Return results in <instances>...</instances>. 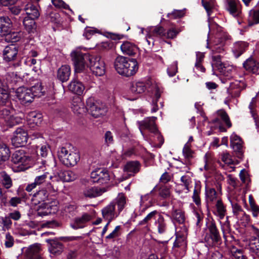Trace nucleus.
<instances>
[{
    "instance_id": "1",
    "label": "nucleus",
    "mask_w": 259,
    "mask_h": 259,
    "mask_svg": "<svg viewBox=\"0 0 259 259\" xmlns=\"http://www.w3.org/2000/svg\"><path fill=\"white\" fill-rule=\"evenodd\" d=\"M76 69L78 71L85 70L88 67L96 76H102L105 72L104 61L100 56L82 53L79 51H73L71 54Z\"/></svg>"
},
{
    "instance_id": "2",
    "label": "nucleus",
    "mask_w": 259,
    "mask_h": 259,
    "mask_svg": "<svg viewBox=\"0 0 259 259\" xmlns=\"http://www.w3.org/2000/svg\"><path fill=\"white\" fill-rule=\"evenodd\" d=\"M126 204V197L123 193H120L114 201L111 202L102 210L103 218L108 221V224L117 217L124 208Z\"/></svg>"
},
{
    "instance_id": "3",
    "label": "nucleus",
    "mask_w": 259,
    "mask_h": 259,
    "mask_svg": "<svg viewBox=\"0 0 259 259\" xmlns=\"http://www.w3.org/2000/svg\"><path fill=\"white\" fill-rule=\"evenodd\" d=\"M114 67L120 75L129 77L134 75L138 70V64L135 59L119 56L114 61Z\"/></svg>"
},
{
    "instance_id": "4",
    "label": "nucleus",
    "mask_w": 259,
    "mask_h": 259,
    "mask_svg": "<svg viewBox=\"0 0 259 259\" xmlns=\"http://www.w3.org/2000/svg\"><path fill=\"white\" fill-rule=\"evenodd\" d=\"M206 234L204 236L205 242L211 247H219L222 243V237L219 230L214 221L206 224Z\"/></svg>"
},
{
    "instance_id": "5",
    "label": "nucleus",
    "mask_w": 259,
    "mask_h": 259,
    "mask_svg": "<svg viewBox=\"0 0 259 259\" xmlns=\"http://www.w3.org/2000/svg\"><path fill=\"white\" fill-rule=\"evenodd\" d=\"M58 156L62 162L67 166L75 165L80 159L78 153L69 151L63 147L58 152Z\"/></svg>"
},
{
    "instance_id": "6",
    "label": "nucleus",
    "mask_w": 259,
    "mask_h": 259,
    "mask_svg": "<svg viewBox=\"0 0 259 259\" xmlns=\"http://www.w3.org/2000/svg\"><path fill=\"white\" fill-rule=\"evenodd\" d=\"M182 31L179 27H172L167 30H165L161 26H156L151 31L153 36H157L162 38L174 39Z\"/></svg>"
},
{
    "instance_id": "7",
    "label": "nucleus",
    "mask_w": 259,
    "mask_h": 259,
    "mask_svg": "<svg viewBox=\"0 0 259 259\" xmlns=\"http://www.w3.org/2000/svg\"><path fill=\"white\" fill-rule=\"evenodd\" d=\"M86 109L95 118L103 115L106 112V108L92 98H89L87 100Z\"/></svg>"
},
{
    "instance_id": "8",
    "label": "nucleus",
    "mask_w": 259,
    "mask_h": 259,
    "mask_svg": "<svg viewBox=\"0 0 259 259\" xmlns=\"http://www.w3.org/2000/svg\"><path fill=\"white\" fill-rule=\"evenodd\" d=\"M58 202L54 199L51 202H44L38 206L37 214L39 216H45L56 213L58 209Z\"/></svg>"
},
{
    "instance_id": "9",
    "label": "nucleus",
    "mask_w": 259,
    "mask_h": 259,
    "mask_svg": "<svg viewBox=\"0 0 259 259\" xmlns=\"http://www.w3.org/2000/svg\"><path fill=\"white\" fill-rule=\"evenodd\" d=\"M30 160L29 154L22 149L15 151L11 156V161L19 166L28 165Z\"/></svg>"
},
{
    "instance_id": "10",
    "label": "nucleus",
    "mask_w": 259,
    "mask_h": 259,
    "mask_svg": "<svg viewBox=\"0 0 259 259\" xmlns=\"http://www.w3.org/2000/svg\"><path fill=\"white\" fill-rule=\"evenodd\" d=\"M91 179L93 183L105 184L109 182L110 175L107 169L98 168L91 173Z\"/></svg>"
},
{
    "instance_id": "11",
    "label": "nucleus",
    "mask_w": 259,
    "mask_h": 259,
    "mask_svg": "<svg viewBox=\"0 0 259 259\" xmlns=\"http://www.w3.org/2000/svg\"><path fill=\"white\" fill-rule=\"evenodd\" d=\"M28 139V133L26 130L23 128L19 127L14 132L12 142L16 147H22L26 144Z\"/></svg>"
},
{
    "instance_id": "12",
    "label": "nucleus",
    "mask_w": 259,
    "mask_h": 259,
    "mask_svg": "<svg viewBox=\"0 0 259 259\" xmlns=\"http://www.w3.org/2000/svg\"><path fill=\"white\" fill-rule=\"evenodd\" d=\"M22 78L14 72H9L6 75V79L0 82V89L6 91L8 89H14V86L21 82Z\"/></svg>"
},
{
    "instance_id": "13",
    "label": "nucleus",
    "mask_w": 259,
    "mask_h": 259,
    "mask_svg": "<svg viewBox=\"0 0 259 259\" xmlns=\"http://www.w3.org/2000/svg\"><path fill=\"white\" fill-rule=\"evenodd\" d=\"M253 235L250 238V250L253 253V259H259V229L252 226Z\"/></svg>"
},
{
    "instance_id": "14",
    "label": "nucleus",
    "mask_w": 259,
    "mask_h": 259,
    "mask_svg": "<svg viewBox=\"0 0 259 259\" xmlns=\"http://www.w3.org/2000/svg\"><path fill=\"white\" fill-rule=\"evenodd\" d=\"M16 96L23 104L31 102L33 99L30 89L24 87L18 88L16 91Z\"/></svg>"
},
{
    "instance_id": "15",
    "label": "nucleus",
    "mask_w": 259,
    "mask_h": 259,
    "mask_svg": "<svg viewBox=\"0 0 259 259\" xmlns=\"http://www.w3.org/2000/svg\"><path fill=\"white\" fill-rule=\"evenodd\" d=\"M156 119V117L152 116L139 121L138 123L140 131L142 132L143 130H147L151 133L156 132L157 129L155 124Z\"/></svg>"
},
{
    "instance_id": "16",
    "label": "nucleus",
    "mask_w": 259,
    "mask_h": 259,
    "mask_svg": "<svg viewBox=\"0 0 259 259\" xmlns=\"http://www.w3.org/2000/svg\"><path fill=\"white\" fill-rule=\"evenodd\" d=\"M231 147L233 148L236 156L242 158L243 155L242 150V141L241 138L236 135H232L230 137Z\"/></svg>"
},
{
    "instance_id": "17",
    "label": "nucleus",
    "mask_w": 259,
    "mask_h": 259,
    "mask_svg": "<svg viewBox=\"0 0 259 259\" xmlns=\"http://www.w3.org/2000/svg\"><path fill=\"white\" fill-rule=\"evenodd\" d=\"M245 87L246 85L244 82L235 80L230 83L229 88L228 89V92L232 97H238L240 96L241 91L245 89Z\"/></svg>"
},
{
    "instance_id": "18",
    "label": "nucleus",
    "mask_w": 259,
    "mask_h": 259,
    "mask_svg": "<svg viewBox=\"0 0 259 259\" xmlns=\"http://www.w3.org/2000/svg\"><path fill=\"white\" fill-rule=\"evenodd\" d=\"M18 47L14 44L7 46L3 52L4 59L7 62L14 60L18 54Z\"/></svg>"
},
{
    "instance_id": "19",
    "label": "nucleus",
    "mask_w": 259,
    "mask_h": 259,
    "mask_svg": "<svg viewBox=\"0 0 259 259\" xmlns=\"http://www.w3.org/2000/svg\"><path fill=\"white\" fill-rule=\"evenodd\" d=\"M46 241L50 245L49 250L51 253L57 255L62 253L63 250V245L57 239H47Z\"/></svg>"
},
{
    "instance_id": "20",
    "label": "nucleus",
    "mask_w": 259,
    "mask_h": 259,
    "mask_svg": "<svg viewBox=\"0 0 259 259\" xmlns=\"http://www.w3.org/2000/svg\"><path fill=\"white\" fill-rule=\"evenodd\" d=\"M49 194L48 191L45 188L41 189L35 193L31 198L32 203L36 205L41 202H46L48 200Z\"/></svg>"
},
{
    "instance_id": "21",
    "label": "nucleus",
    "mask_w": 259,
    "mask_h": 259,
    "mask_svg": "<svg viewBox=\"0 0 259 259\" xmlns=\"http://www.w3.org/2000/svg\"><path fill=\"white\" fill-rule=\"evenodd\" d=\"M68 90L78 95H81L85 89L84 85L81 81L73 79L68 84Z\"/></svg>"
},
{
    "instance_id": "22",
    "label": "nucleus",
    "mask_w": 259,
    "mask_h": 259,
    "mask_svg": "<svg viewBox=\"0 0 259 259\" xmlns=\"http://www.w3.org/2000/svg\"><path fill=\"white\" fill-rule=\"evenodd\" d=\"M12 26L11 19L7 16L0 17V37L5 35L10 32V28Z\"/></svg>"
},
{
    "instance_id": "23",
    "label": "nucleus",
    "mask_w": 259,
    "mask_h": 259,
    "mask_svg": "<svg viewBox=\"0 0 259 259\" xmlns=\"http://www.w3.org/2000/svg\"><path fill=\"white\" fill-rule=\"evenodd\" d=\"M40 245L35 244L31 245L26 250V255L30 259H44L40 254Z\"/></svg>"
},
{
    "instance_id": "24",
    "label": "nucleus",
    "mask_w": 259,
    "mask_h": 259,
    "mask_svg": "<svg viewBox=\"0 0 259 259\" xmlns=\"http://www.w3.org/2000/svg\"><path fill=\"white\" fill-rule=\"evenodd\" d=\"M71 74V68L69 65H62L57 71V78L62 82L67 81Z\"/></svg>"
},
{
    "instance_id": "25",
    "label": "nucleus",
    "mask_w": 259,
    "mask_h": 259,
    "mask_svg": "<svg viewBox=\"0 0 259 259\" xmlns=\"http://www.w3.org/2000/svg\"><path fill=\"white\" fill-rule=\"evenodd\" d=\"M105 191L106 189L104 188L91 187L87 188L84 190L83 195L85 197L92 198L101 196Z\"/></svg>"
},
{
    "instance_id": "26",
    "label": "nucleus",
    "mask_w": 259,
    "mask_h": 259,
    "mask_svg": "<svg viewBox=\"0 0 259 259\" xmlns=\"http://www.w3.org/2000/svg\"><path fill=\"white\" fill-rule=\"evenodd\" d=\"M217 113L218 117L212 120L213 123L220 124L221 121H222L228 128H230L232 126V123L230 120V118L225 110H219Z\"/></svg>"
},
{
    "instance_id": "27",
    "label": "nucleus",
    "mask_w": 259,
    "mask_h": 259,
    "mask_svg": "<svg viewBox=\"0 0 259 259\" xmlns=\"http://www.w3.org/2000/svg\"><path fill=\"white\" fill-rule=\"evenodd\" d=\"M155 229L158 234L163 235L165 234L167 229V224L166 220L161 214L158 215V218L154 222Z\"/></svg>"
},
{
    "instance_id": "28",
    "label": "nucleus",
    "mask_w": 259,
    "mask_h": 259,
    "mask_svg": "<svg viewBox=\"0 0 259 259\" xmlns=\"http://www.w3.org/2000/svg\"><path fill=\"white\" fill-rule=\"evenodd\" d=\"M71 108L74 113L82 114L85 112L86 108L84 107L83 102L79 97L74 98L71 103Z\"/></svg>"
},
{
    "instance_id": "29",
    "label": "nucleus",
    "mask_w": 259,
    "mask_h": 259,
    "mask_svg": "<svg viewBox=\"0 0 259 259\" xmlns=\"http://www.w3.org/2000/svg\"><path fill=\"white\" fill-rule=\"evenodd\" d=\"M120 49L123 54L129 56H133L138 51V47L128 41L124 42L121 45Z\"/></svg>"
},
{
    "instance_id": "30",
    "label": "nucleus",
    "mask_w": 259,
    "mask_h": 259,
    "mask_svg": "<svg viewBox=\"0 0 259 259\" xmlns=\"http://www.w3.org/2000/svg\"><path fill=\"white\" fill-rule=\"evenodd\" d=\"M24 10L27 15L26 17L37 19L40 16L37 7L32 3H28L25 5Z\"/></svg>"
},
{
    "instance_id": "31",
    "label": "nucleus",
    "mask_w": 259,
    "mask_h": 259,
    "mask_svg": "<svg viewBox=\"0 0 259 259\" xmlns=\"http://www.w3.org/2000/svg\"><path fill=\"white\" fill-rule=\"evenodd\" d=\"M146 90V86L143 82H133L130 87V92L134 95H139L143 93Z\"/></svg>"
},
{
    "instance_id": "32",
    "label": "nucleus",
    "mask_w": 259,
    "mask_h": 259,
    "mask_svg": "<svg viewBox=\"0 0 259 259\" xmlns=\"http://www.w3.org/2000/svg\"><path fill=\"white\" fill-rule=\"evenodd\" d=\"M36 19L25 17L23 23L25 30L28 33H34L36 31Z\"/></svg>"
},
{
    "instance_id": "33",
    "label": "nucleus",
    "mask_w": 259,
    "mask_h": 259,
    "mask_svg": "<svg viewBox=\"0 0 259 259\" xmlns=\"http://www.w3.org/2000/svg\"><path fill=\"white\" fill-rule=\"evenodd\" d=\"M92 217L87 213H83L81 217L76 218L74 220V224L72 225L74 229L81 228L83 225L91 220Z\"/></svg>"
},
{
    "instance_id": "34",
    "label": "nucleus",
    "mask_w": 259,
    "mask_h": 259,
    "mask_svg": "<svg viewBox=\"0 0 259 259\" xmlns=\"http://www.w3.org/2000/svg\"><path fill=\"white\" fill-rule=\"evenodd\" d=\"M141 164L138 161H131L127 162L124 165V170L127 172L131 173L134 175L138 172L140 170Z\"/></svg>"
},
{
    "instance_id": "35",
    "label": "nucleus",
    "mask_w": 259,
    "mask_h": 259,
    "mask_svg": "<svg viewBox=\"0 0 259 259\" xmlns=\"http://www.w3.org/2000/svg\"><path fill=\"white\" fill-rule=\"evenodd\" d=\"M158 211L155 210L149 213L142 220L140 221L139 226H143L146 230H149V225L152 219H155V216L158 214Z\"/></svg>"
},
{
    "instance_id": "36",
    "label": "nucleus",
    "mask_w": 259,
    "mask_h": 259,
    "mask_svg": "<svg viewBox=\"0 0 259 259\" xmlns=\"http://www.w3.org/2000/svg\"><path fill=\"white\" fill-rule=\"evenodd\" d=\"M243 67L247 71L254 73L257 72L259 65L254 59L250 58L243 63Z\"/></svg>"
},
{
    "instance_id": "37",
    "label": "nucleus",
    "mask_w": 259,
    "mask_h": 259,
    "mask_svg": "<svg viewBox=\"0 0 259 259\" xmlns=\"http://www.w3.org/2000/svg\"><path fill=\"white\" fill-rule=\"evenodd\" d=\"M10 155L9 148L6 144H0V164H2L8 160Z\"/></svg>"
},
{
    "instance_id": "38",
    "label": "nucleus",
    "mask_w": 259,
    "mask_h": 259,
    "mask_svg": "<svg viewBox=\"0 0 259 259\" xmlns=\"http://www.w3.org/2000/svg\"><path fill=\"white\" fill-rule=\"evenodd\" d=\"M0 182L4 187L8 189L13 185V182L10 176L5 171H0Z\"/></svg>"
},
{
    "instance_id": "39",
    "label": "nucleus",
    "mask_w": 259,
    "mask_h": 259,
    "mask_svg": "<svg viewBox=\"0 0 259 259\" xmlns=\"http://www.w3.org/2000/svg\"><path fill=\"white\" fill-rule=\"evenodd\" d=\"M233 212L234 214L238 218L241 215H242L243 220L246 222L249 221V216L243 210L241 206L237 203H232Z\"/></svg>"
},
{
    "instance_id": "40",
    "label": "nucleus",
    "mask_w": 259,
    "mask_h": 259,
    "mask_svg": "<svg viewBox=\"0 0 259 259\" xmlns=\"http://www.w3.org/2000/svg\"><path fill=\"white\" fill-rule=\"evenodd\" d=\"M237 5V2L235 0H230L228 1L227 9L230 13L234 16H238L240 13V11Z\"/></svg>"
},
{
    "instance_id": "41",
    "label": "nucleus",
    "mask_w": 259,
    "mask_h": 259,
    "mask_svg": "<svg viewBox=\"0 0 259 259\" xmlns=\"http://www.w3.org/2000/svg\"><path fill=\"white\" fill-rule=\"evenodd\" d=\"M58 175L59 177L64 182L73 181L76 178V175L71 170L60 171Z\"/></svg>"
},
{
    "instance_id": "42",
    "label": "nucleus",
    "mask_w": 259,
    "mask_h": 259,
    "mask_svg": "<svg viewBox=\"0 0 259 259\" xmlns=\"http://www.w3.org/2000/svg\"><path fill=\"white\" fill-rule=\"evenodd\" d=\"M247 46V44L244 42L236 43L233 49V52L235 57L238 58L245 51Z\"/></svg>"
},
{
    "instance_id": "43",
    "label": "nucleus",
    "mask_w": 259,
    "mask_h": 259,
    "mask_svg": "<svg viewBox=\"0 0 259 259\" xmlns=\"http://www.w3.org/2000/svg\"><path fill=\"white\" fill-rule=\"evenodd\" d=\"M187 247V242L184 237L179 236L176 237V239L174 243L173 248H181L183 250H185Z\"/></svg>"
},
{
    "instance_id": "44",
    "label": "nucleus",
    "mask_w": 259,
    "mask_h": 259,
    "mask_svg": "<svg viewBox=\"0 0 259 259\" xmlns=\"http://www.w3.org/2000/svg\"><path fill=\"white\" fill-rule=\"evenodd\" d=\"M172 216L174 219L179 224H183L185 221V212L181 209H175Z\"/></svg>"
},
{
    "instance_id": "45",
    "label": "nucleus",
    "mask_w": 259,
    "mask_h": 259,
    "mask_svg": "<svg viewBox=\"0 0 259 259\" xmlns=\"http://www.w3.org/2000/svg\"><path fill=\"white\" fill-rule=\"evenodd\" d=\"M170 187L166 185H161L158 188L159 195L163 199L169 198L170 196Z\"/></svg>"
},
{
    "instance_id": "46",
    "label": "nucleus",
    "mask_w": 259,
    "mask_h": 259,
    "mask_svg": "<svg viewBox=\"0 0 259 259\" xmlns=\"http://www.w3.org/2000/svg\"><path fill=\"white\" fill-rule=\"evenodd\" d=\"M12 224V221L8 216L0 217V226L2 227L3 231L9 229L11 227Z\"/></svg>"
},
{
    "instance_id": "47",
    "label": "nucleus",
    "mask_w": 259,
    "mask_h": 259,
    "mask_svg": "<svg viewBox=\"0 0 259 259\" xmlns=\"http://www.w3.org/2000/svg\"><path fill=\"white\" fill-rule=\"evenodd\" d=\"M218 215L221 219L224 218L226 214V209L221 200H218L215 205Z\"/></svg>"
},
{
    "instance_id": "48",
    "label": "nucleus",
    "mask_w": 259,
    "mask_h": 259,
    "mask_svg": "<svg viewBox=\"0 0 259 259\" xmlns=\"http://www.w3.org/2000/svg\"><path fill=\"white\" fill-rule=\"evenodd\" d=\"M49 179L50 180H52V182H48L46 184V188L45 189L48 190L51 192H55L58 190V188L55 185V182L58 181V178L55 176L52 177L51 176H49Z\"/></svg>"
},
{
    "instance_id": "49",
    "label": "nucleus",
    "mask_w": 259,
    "mask_h": 259,
    "mask_svg": "<svg viewBox=\"0 0 259 259\" xmlns=\"http://www.w3.org/2000/svg\"><path fill=\"white\" fill-rule=\"evenodd\" d=\"M31 92H32L33 97H40L44 95V92L42 91V88L41 84L39 83L36 85L32 86L30 88Z\"/></svg>"
},
{
    "instance_id": "50",
    "label": "nucleus",
    "mask_w": 259,
    "mask_h": 259,
    "mask_svg": "<svg viewBox=\"0 0 259 259\" xmlns=\"http://www.w3.org/2000/svg\"><path fill=\"white\" fill-rule=\"evenodd\" d=\"M28 118L29 120L36 124L40 123L42 120L41 114L35 112L30 113L28 115Z\"/></svg>"
},
{
    "instance_id": "51",
    "label": "nucleus",
    "mask_w": 259,
    "mask_h": 259,
    "mask_svg": "<svg viewBox=\"0 0 259 259\" xmlns=\"http://www.w3.org/2000/svg\"><path fill=\"white\" fill-rule=\"evenodd\" d=\"M212 67L213 68H216L220 70L223 69L224 66L221 61V56L220 55L212 56Z\"/></svg>"
},
{
    "instance_id": "52",
    "label": "nucleus",
    "mask_w": 259,
    "mask_h": 259,
    "mask_svg": "<svg viewBox=\"0 0 259 259\" xmlns=\"http://www.w3.org/2000/svg\"><path fill=\"white\" fill-rule=\"evenodd\" d=\"M200 191L201 189L200 187H195L192 197L193 202L198 207L201 205V199L200 197Z\"/></svg>"
},
{
    "instance_id": "53",
    "label": "nucleus",
    "mask_w": 259,
    "mask_h": 259,
    "mask_svg": "<svg viewBox=\"0 0 259 259\" xmlns=\"http://www.w3.org/2000/svg\"><path fill=\"white\" fill-rule=\"evenodd\" d=\"M75 67V72L77 73V78L79 79V81H81V82H88L89 80H90L91 77L89 75L87 74L86 72L84 71L85 70H82L80 71H78L76 69V67Z\"/></svg>"
},
{
    "instance_id": "54",
    "label": "nucleus",
    "mask_w": 259,
    "mask_h": 259,
    "mask_svg": "<svg viewBox=\"0 0 259 259\" xmlns=\"http://www.w3.org/2000/svg\"><path fill=\"white\" fill-rule=\"evenodd\" d=\"M205 194L207 202H211L217 198V192L213 188L206 190Z\"/></svg>"
},
{
    "instance_id": "55",
    "label": "nucleus",
    "mask_w": 259,
    "mask_h": 259,
    "mask_svg": "<svg viewBox=\"0 0 259 259\" xmlns=\"http://www.w3.org/2000/svg\"><path fill=\"white\" fill-rule=\"evenodd\" d=\"M5 39L7 41H11L12 42H17L19 39L20 37L17 32H11V28H10V32L5 35Z\"/></svg>"
},
{
    "instance_id": "56",
    "label": "nucleus",
    "mask_w": 259,
    "mask_h": 259,
    "mask_svg": "<svg viewBox=\"0 0 259 259\" xmlns=\"http://www.w3.org/2000/svg\"><path fill=\"white\" fill-rule=\"evenodd\" d=\"M250 16L251 17L254 22H249V26H252L254 24L259 23V10H252L249 12Z\"/></svg>"
},
{
    "instance_id": "57",
    "label": "nucleus",
    "mask_w": 259,
    "mask_h": 259,
    "mask_svg": "<svg viewBox=\"0 0 259 259\" xmlns=\"http://www.w3.org/2000/svg\"><path fill=\"white\" fill-rule=\"evenodd\" d=\"M221 159L225 164L231 165L234 164V161L231 158L230 154L227 152L221 154Z\"/></svg>"
},
{
    "instance_id": "58",
    "label": "nucleus",
    "mask_w": 259,
    "mask_h": 259,
    "mask_svg": "<svg viewBox=\"0 0 259 259\" xmlns=\"http://www.w3.org/2000/svg\"><path fill=\"white\" fill-rule=\"evenodd\" d=\"M121 228L120 226H116L114 230L106 237V239L108 240H111L118 237L121 235Z\"/></svg>"
},
{
    "instance_id": "59",
    "label": "nucleus",
    "mask_w": 259,
    "mask_h": 259,
    "mask_svg": "<svg viewBox=\"0 0 259 259\" xmlns=\"http://www.w3.org/2000/svg\"><path fill=\"white\" fill-rule=\"evenodd\" d=\"M11 115L9 109L3 107L0 108V117L4 119L5 121Z\"/></svg>"
},
{
    "instance_id": "60",
    "label": "nucleus",
    "mask_w": 259,
    "mask_h": 259,
    "mask_svg": "<svg viewBox=\"0 0 259 259\" xmlns=\"http://www.w3.org/2000/svg\"><path fill=\"white\" fill-rule=\"evenodd\" d=\"M48 177H49V173L45 172L41 175L36 177L34 181L38 186H40L46 182V180Z\"/></svg>"
},
{
    "instance_id": "61",
    "label": "nucleus",
    "mask_w": 259,
    "mask_h": 259,
    "mask_svg": "<svg viewBox=\"0 0 259 259\" xmlns=\"http://www.w3.org/2000/svg\"><path fill=\"white\" fill-rule=\"evenodd\" d=\"M181 181L184 184V185L185 186V189L187 190V192L189 191V185L191 183V177L188 175H184L181 178Z\"/></svg>"
},
{
    "instance_id": "62",
    "label": "nucleus",
    "mask_w": 259,
    "mask_h": 259,
    "mask_svg": "<svg viewBox=\"0 0 259 259\" xmlns=\"http://www.w3.org/2000/svg\"><path fill=\"white\" fill-rule=\"evenodd\" d=\"M20 121V119L17 117H14L13 115H11L8 119L6 120V122L8 126H13L15 124H18Z\"/></svg>"
},
{
    "instance_id": "63",
    "label": "nucleus",
    "mask_w": 259,
    "mask_h": 259,
    "mask_svg": "<svg viewBox=\"0 0 259 259\" xmlns=\"http://www.w3.org/2000/svg\"><path fill=\"white\" fill-rule=\"evenodd\" d=\"M14 243V240L13 237L9 233H7L6 235V238L5 240V245L7 248H10L12 247Z\"/></svg>"
},
{
    "instance_id": "64",
    "label": "nucleus",
    "mask_w": 259,
    "mask_h": 259,
    "mask_svg": "<svg viewBox=\"0 0 259 259\" xmlns=\"http://www.w3.org/2000/svg\"><path fill=\"white\" fill-rule=\"evenodd\" d=\"M232 253L236 259H247L246 255L241 249H236L235 251H232Z\"/></svg>"
}]
</instances>
